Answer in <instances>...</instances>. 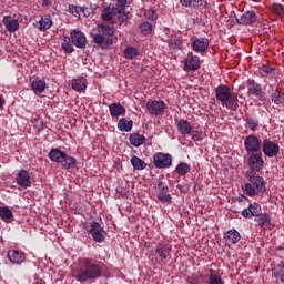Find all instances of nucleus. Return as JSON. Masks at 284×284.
<instances>
[{
	"mask_svg": "<svg viewBox=\"0 0 284 284\" xmlns=\"http://www.w3.org/2000/svg\"><path fill=\"white\" fill-rule=\"evenodd\" d=\"M215 99L226 105L229 110H236L239 108V97L235 93H232L230 87L225 84H220L215 88Z\"/></svg>",
	"mask_w": 284,
	"mask_h": 284,
	"instance_id": "1",
	"label": "nucleus"
},
{
	"mask_svg": "<svg viewBox=\"0 0 284 284\" xmlns=\"http://www.w3.org/2000/svg\"><path fill=\"white\" fill-rule=\"evenodd\" d=\"M114 36V28L108 24H99L98 32L93 33V41L100 45V48H110L114 43L112 37Z\"/></svg>",
	"mask_w": 284,
	"mask_h": 284,
	"instance_id": "2",
	"label": "nucleus"
},
{
	"mask_svg": "<svg viewBox=\"0 0 284 284\" xmlns=\"http://www.w3.org/2000/svg\"><path fill=\"white\" fill-rule=\"evenodd\" d=\"M102 270L99 264L92 263L90 260H84V268H81L75 275L77 281L85 283V281L101 278Z\"/></svg>",
	"mask_w": 284,
	"mask_h": 284,
	"instance_id": "3",
	"label": "nucleus"
},
{
	"mask_svg": "<svg viewBox=\"0 0 284 284\" xmlns=\"http://www.w3.org/2000/svg\"><path fill=\"white\" fill-rule=\"evenodd\" d=\"M49 159L54 161V163H61L62 170H70L77 166V160L74 156L68 155L64 151L59 149H52L49 152Z\"/></svg>",
	"mask_w": 284,
	"mask_h": 284,
	"instance_id": "4",
	"label": "nucleus"
},
{
	"mask_svg": "<svg viewBox=\"0 0 284 284\" xmlns=\"http://www.w3.org/2000/svg\"><path fill=\"white\" fill-rule=\"evenodd\" d=\"M172 252V245L166 243H159L155 247V261L158 263L168 264V258H170Z\"/></svg>",
	"mask_w": 284,
	"mask_h": 284,
	"instance_id": "5",
	"label": "nucleus"
},
{
	"mask_svg": "<svg viewBox=\"0 0 284 284\" xmlns=\"http://www.w3.org/2000/svg\"><path fill=\"white\" fill-rule=\"evenodd\" d=\"M155 190L158 192V201H160V203H163V205H170L172 203V195L169 193L170 186H168V183L160 181L155 186Z\"/></svg>",
	"mask_w": 284,
	"mask_h": 284,
	"instance_id": "6",
	"label": "nucleus"
},
{
	"mask_svg": "<svg viewBox=\"0 0 284 284\" xmlns=\"http://www.w3.org/2000/svg\"><path fill=\"white\" fill-rule=\"evenodd\" d=\"M89 234H91L95 243H103L105 241V236H108V233L101 227V224L99 222L91 223Z\"/></svg>",
	"mask_w": 284,
	"mask_h": 284,
	"instance_id": "7",
	"label": "nucleus"
},
{
	"mask_svg": "<svg viewBox=\"0 0 284 284\" xmlns=\"http://www.w3.org/2000/svg\"><path fill=\"white\" fill-rule=\"evenodd\" d=\"M265 161H263V153H253L248 156V172H261Z\"/></svg>",
	"mask_w": 284,
	"mask_h": 284,
	"instance_id": "8",
	"label": "nucleus"
},
{
	"mask_svg": "<svg viewBox=\"0 0 284 284\" xmlns=\"http://www.w3.org/2000/svg\"><path fill=\"white\" fill-rule=\"evenodd\" d=\"M256 21H258V16L252 10L245 11L240 17H236V23L239 26H254Z\"/></svg>",
	"mask_w": 284,
	"mask_h": 284,
	"instance_id": "9",
	"label": "nucleus"
},
{
	"mask_svg": "<svg viewBox=\"0 0 284 284\" xmlns=\"http://www.w3.org/2000/svg\"><path fill=\"white\" fill-rule=\"evenodd\" d=\"M153 163L155 165V168L159 169H165V168H170V165H172V155L168 154V153H155L153 156Z\"/></svg>",
	"mask_w": 284,
	"mask_h": 284,
	"instance_id": "10",
	"label": "nucleus"
},
{
	"mask_svg": "<svg viewBox=\"0 0 284 284\" xmlns=\"http://www.w3.org/2000/svg\"><path fill=\"white\" fill-rule=\"evenodd\" d=\"M201 68V58L194 55V53L189 52L184 59V70L194 72Z\"/></svg>",
	"mask_w": 284,
	"mask_h": 284,
	"instance_id": "11",
	"label": "nucleus"
},
{
	"mask_svg": "<svg viewBox=\"0 0 284 284\" xmlns=\"http://www.w3.org/2000/svg\"><path fill=\"white\" fill-rule=\"evenodd\" d=\"M146 110L153 116H161L165 110V102L152 100L146 102Z\"/></svg>",
	"mask_w": 284,
	"mask_h": 284,
	"instance_id": "12",
	"label": "nucleus"
},
{
	"mask_svg": "<svg viewBox=\"0 0 284 284\" xmlns=\"http://www.w3.org/2000/svg\"><path fill=\"white\" fill-rule=\"evenodd\" d=\"M244 148L247 154H254L258 152V150H261V140H258V138H256V135L254 134L248 135L244 140Z\"/></svg>",
	"mask_w": 284,
	"mask_h": 284,
	"instance_id": "13",
	"label": "nucleus"
},
{
	"mask_svg": "<svg viewBox=\"0 0 284 284\" xmlns=\"http://www.w3.org/2000/svg\"><path fill=\"white\" fill-rule=\"evenodd\" d=\"M246 178L250 181V185L257 189L260 192H265V181L260 175H256V172L247 171Z\"/></svg>",
	"mask_w": 284,
	"mask_h": 284,
	"instance_id": "14",
	"label": "nucleus"
},
{
	"mask_svg": "<svg viewBox=\"0 0 284 284\" xmlns=\"http://www.w3.org/2000/svg\"><path fill=\"white\" fill-rule=\"evenodd\" d=\"M71 43L75 45V48H80L83 50L85 45L88 44V39L85 38V33L79 31V30H73L71 31Z\"/></svg>",
	"mask_w": 284,
	"mask_h": 284,
	"instance_id": "15",
	"label": "nucleus"
},
{
	"mask_svg": "<svg viewBox=\"0 0 284 284\" xmlns=\"http://www.w3.org/2000/svg\"><path fill=\"white\" fill-rule=\"evenodd\" d=\"M7 258L13 265H22L23 263H26V253L19 250H10L7 253Z\"/></svg>",
	"mask_w": 284,
	"mask_h": 284,
	"instance_id": "16",
	"label": "nucleus"
},
{
	"mask_svg": "<svg viewBox=\"0 0 284 284\" xmlns=\"http://www.w3.org/2000/svg\"><path fill=\"white\" fill-rule=\"evenodd\" d=\"M262 150L265 156H268V159H272L273 156H276V154H278L280 148H278V144H276L275 142H272L270 140H264Z\"/></svg>",
	"mask_w": 284,
	"mask_h": 284,
	"instance_id": "17",
	"label": "nucleus"
},
{
	"mask_svg": "<svg viewBox=\"0 0 284 284\" xmlns=\"http://www.w3.org/2000/svg\"><path fill=\"white\" fill-rule=\"evenodd\" d=\"M16 183L20 186V187H32V182L30 181V173H28L27 170H20L17 173L16 176Z\"/></svg>",
	"mask_w": 284,
	"mask_h": 284,
	"instance_id": "18",
	"label": "nucleus"
},
{
	"mask_svg": "<svg viewBox=\"0 0 284 284\" xmlns=\"http://www.w3.org/2000/svg\"><path fill=\"white\" fill-rule=\"evenodd\" d=\"M194 52L203 54L210 48V40L207 38H196L192 42Z\"/></svg>",
	"mask_w": 284,
	"mask_h": 284,
	"instance_id": "19",
	"label": "nucleus"
},
{
	"mask_svg": "<svg viewBox=\"0 0 284 284\" xmlns=\"http://www.w3.org/2000/svg\"><path fill=\"white\" fill-rule=\"evenodd\" d=\"M33 26L40 32H45V30H50L52 28V17L48 14L42 16L41 19L37 21Z\"/></svg>",
	"mask_w": 284,
	"mask_h": 284,
	"instance_id": "20",
	"label": "nucleus"
},
{
	"mask_svg": "<svg viewBox=\"0 0 284 284\" xmlns=\"http://www.w3.org/2000/svg\"><path fill=\"white\" fill-rule=\"evenodd\" d=\"M224 241L229 247H232L241 241V233L236 230H230L224 234Z\"/></svg>",
	"mask_w": 284,
	"mask_h": 284,
	"instance_id": "21",
	"label": "nucleus"
},
{
	"mask_svg": "<svg viewBox=\"0 0 284 284\" xmlns=\"http://www.w3.org/2000/svg\"><path fill=\"white\" fill-rule=\"evenodd\" d=\"M242 216H244V219H252V216H261V205L256 203H251L248 207L242 211Z\"/></svg>",
	"mask_w": 284,
	"mask_h": 284,
	"instance_id": "22",
	"label": "nucleus"
},
{
	"mask_svg": "<svg viewBox=\"0 0 284 284\" xmlns=\"http://www.w3.org/2000/svg\"><path fill=\"white\" fill-rule=\"evenodd\" d=\"M2 23L8 32H17V30H19V20L10 16H6L2 19Z\"/></svg>",
	"mask_w": 284,
	"mask_h": 284,
	"instance_id": "23",
	"label": "nucleus"
},
{
	"mask_svg": "<svg viewBox=\"0 0 284 284\" xmlns=\"http://www.w3.org/2000/svg\"><path fill=\"white\" fill-rule=\"evenodd\" d=\"M110 114L113 119H119L125 114V106L121 103L113 102L109 105Z\"/></svg>",
	"mask_w": 284,
	"mask_h": 284,
	"instance_id": "24",
	"label": "nucleus"
},
{
	"mask_svg": "<svg viewBox=\"0 0 284 284\" xmlns=\"http://www.w3.org/2000/svg\"><path fill=\"white\" fill-rule=\"evenodd\" d=\"M116 14H119V12L116 11V9H114V7L112 8H105L102 10V19L103 21H110L111 23H116Z\"/></svg>",
	"mask_w": 284,
	"mask_h": 284,
	"instance_id": "25",
	"label": "nucleus"
},
{
	"mask_svg": "<svg viewBox=\"0 0 284 284\" xmlns=\"http://www.w3.org/2000/svg\"><path fill=\"white\" fill-rule=\"evenodd\" d=\"M247 90L248 94H253V97H261V94H263V88H261V84L256 83V81L252 79L247 80Z\"/></svg>",
	"mask_w": 284,
	"mask_h": 284,
	"instance_id": "26",
	"label": "nucleus"
},
{
	"mask_svg": "<svg viewBox=\"0 0 284 284\" xmlns=\"http://www.w3.org/2000/svg\"><path fill=\"white\" fill-rule=\"evenodd\" d=\"M129 141L133 148H141L146 141L145 135L140 133H131L129 136Z\"/></svg>",
	"mask_w": 284,
	"mask_h": 284,
	"instance_id": "27",
	"label": "nucleus"
},
{
	"mask_svg": "<svg viewBox=\"0 0 284 284\" xmlns=\"http://www.w3.org/2000/svg\"><path fill=\"white\" fill-rule=\"evenodd\" d=\"M71 88L75 92H83L85 91V88H88V80H85L83 77L77 78L72 81Z\"/></svg>",
	"mask_w": 284,
	"mask_h": 284,
	"instance_id": "28",
	"label": "nucleus"
},
{
	"mask_svg": "<svg viewBox=\"0 0 284 284\" xmlns=\"http://www.w3.org/2000/svg\"><path fill=\"white\" fill-rule=\"evenodd\" d=\"M178 131L184 136L192 134V124L187 120H181L176 124Z\"/></svg>",
	"mask_w": 284,
	"mask_h": 284,
	"instance_id": "29",
	"label": "nucleus"
},
{
	"mask_svg": "<svg viewBox=\"0 0 284 284\" xmlns=\"http://www.w3.org/2000/svg\"><path fill=\"white\" fill-rule=\"evenodd\" d=\"M61 47L65 54H72L74 52V44L72 43V38L70 39V37L68 36L62 37Z\"/></svg>",
	"mask_w": 284,
	"mask_h": 284,
	"instance_id": "30",
	"label": "nucleus"
},
{
	"mask_svg": "<svg viewBox=\"0 0 284 284\" xmlns=\"http://www.w3.org/2000/svg\"><path fill=\"white\" fill-rule=\"evenodd\" d=\"M133 126L134 122L125 118L120 119L118 122V130H120V132H132Z\"/></svg>",
	"mask_w": 284,
	"mask_h": 284,
	"instance_id": "31",
	"label": "nucleus"
},
{
	"mask_svg": "<svg viewBox=\"0 0 284 284\" xmlns=\"http://www.w3.org/2000/svg\"><path fill=\"white\" fill-rule=\"evenodd\" d=\"M123 57L124 59H136L139 57V49L132 45H126L125 49L123 50Z\"/></svg>",
	"mask_w": 284,
	"mask_h": 284,
	"instance_id": "32",
	"label": "nucleus"
},
{
	"mask_svg": "<svg viewBox=\"0 0 284 284\" xmlns=\"http://www.w3.org/2000/svg\"><path fill=\"white\" fill-rule=\"evenodd\" d=\"M131 165L133 166L134 170H145V168H148V164L145 163V161H143L141 158L133 155L131 158Z\"/></svg>",
	"mask_w": 284,
	"mask_h": 284,
	"instance_id": "33",
	"label": "nucleus"
},
{
	"mask_svg": "<svg viewBox=\"0 0 284 284\" xmlns=\"http://www.w3.org/2000/svg\"><path fill=\"white\" fill-rule=\"evenodd\" d=\"M45 81L43 80H36L31 83V89L34 94H41L45 90Z\"/></svg>",
	"mask_w": 284,
	"mask_h": 284,
	"instance_id": "34",
	"label": "nucleus"
},
{
	"mask_svg": "<svg viewBox=\"0 0 284 284\" xmlns=\"http://www.w3.org/2000/svg\"><path fill=\"white\" fill-rule=\"evenodd\" d=\"M210 272L206 284H225L221 275L216 274L214 270L211 268Z\"/></svg>",
	"mask_w": 284,
	"mask_h": 284,
	"instance_id": "35",
	"label": "nucleus"
},
{
	"mask_svg": "<svg viewBox=\"0 0 284 284\" xmlns=\"http://www.w3.org/2000/svg\"><path fill=\"white\" fill-rule=\"evenodd\" d=\"M255 221L260 227H270V224L272 223V219H270V215L267 214H260V217H257Z\"/></svg>",
	"mask_w": 284,
	"mask_h": 284,
	"instance_id": "36",
	"label": "nucleus"
},
{
	"mask_svg": "<svg viewBox=\"0 0 284 284\" xmlns=\"http://www.w3.org/2000/svg\"><path fill=\"white\" fill-rule=\"evenodd\" d=\"M0 216L3 221H10L12 219V210L8 206H0Z\"/></svg>",
	"mask_w": 284,
	"mask_h": 284,
	"instance_id": "37",
	"label": "nucleus"
},
{
	"mask_svg": "<svg viewBox=\"0 0 284 284\" xmlns=\"http://www.w3.org/2000/svg\"><path fill=\"white\" fill-rule=\"evenodd\" d=\"M125 6H128V0H116L113 9L118 11V14H123L125 12Z\"/></svg>",
	"mask_w": 284,
	"mask_h": 284,
	"instance_id": "38",
	"label": "nucleus"
},
{
	"mask_svg": "<svg viewBox=\"0 0 284 284\" xmlns=\"http://www.w3.org/2000/svg\"><path fill=\"white\" fill-rule=\"evenodd\" d=\"M271 101L275 105H281L283 103V97H281V91L276 89L272 94H271Z\"/></svg>",
	"mask_w": 284,
	"mask_h": 284,
	"instance_id": "39",
	"label": "nucleus"
},
{
	"mask_svg": "<svg viewBox=\"0 0 284 284\" xmlns=\"http://www.w3.org/2000/svg\"><path fill=\"white\" fill-rule=\"evenodd\" d=\"M175 170L179 176H185L190 172V165L187 163H180Z\"/></svg>",
	"mask_w": 284,
	"mask_h": 284,
	"instance_id": "40",
	"label": "nucleus"
},
{
	"mask_svg": "<svg viewBox=\"0 0 284 284\" xmlns=\"http://www.w3.org/2000/svg\"><path fill=\"white\" fill-rule=\"evenodd\" d=\"M244 192L247 194V196H256L261 191L258 189H255L252 184H245L244 185Z\"/></svg>",
	"mask_w": 284,
	"mask_h": 284,
	"instance_id": "41",
	"label": "nucleus"
},
{
	"mask_svg": "<svg viewBox=\"0 0 284 284\" xmlns=\"http://www.w3.org/2000/svg\"><path fill=\"white\" fill-rule=\"evenodd\" d=\"M271 12L277 17H281V14H284V6L281 3H273L271 6Z\"/></svg>",
	"mask_w": 284,
	"mask_h": 284,
	"instance_id": "42",
	"label": "nucleus"
},
{
	"mask_svg": "<svg viewBox=\"0 0 284 284\" xmlns=\"http://www.w3.org/2000/svg\"><path fill=\"white\" fill-rule=\"evenodd\" d=\"M144 17H146L149 21H156L159 19V16L154 9L144 10Z\"/></svg>",
	"mask_w": 284,
	"mask_h": 284,
	"instance_id": "43",
	"label": "nucleus"
},
{
	"mask_svg": "<svg viewBox=\"0 0 284 284\" xmlns=\"http://www.w3.org/2000/svg\"><path fill=\"white\" fill-rule=\"evenodd\" d=\"M140 30L143 34H150L152 32V23L150 22H142L140 24Z\"/></svg>",
	"mask_w": 284,
	"mask_h": 284,
	"instance_id": "44",
	"label": "nucleus"
},
{
	"mask_svg": "<svg viewBox=\"0 0 284 284\" xmlns=\"http://www.w3.org/2000/svg\"><path fill=\"white\" fill-rule=\"evenodd\" d=\"M207 6V2L205 0H192L191 8H205Z\"/></svg>",
	"mask_w": 284,
	"mask_h": 284,
	"instance_id": "45",
	"label": "nucleus"
},
{
	"mask_svg": "<svg viewBox=\"0 0 284 284\" xmlns=\"http://www.w3.org/2000/svg\"><path fill=\"white\" fill-rule=\"evenodd\" d=\"M246 123L250 130H252L253 132H255V130L258 128V122H256L254 119H247Z\"/></svg>",
	"mask_w": 284,
	"mask_h": 284,
	"instance_id": "46",
	"label": "nucleus"
},
{
	"mask_svg": "<svg viewBox=\"0 0 284 284\" xmlns=\"http://www.w3.org/2000/svg\"><path fill=\"white\" fill-rule=\"evenodd\" d=\"M116 21L118 23L123 24V23H128V21H130V17L128 16V13H124L122 16H118L116 17Z\"/></svg>",
	"mask_w": 284,
	"mask_h": 284,
	"instance_id": "47",
	"label": "nucleus"
},
{
	"mask_svg": "<svg viewBox=\"0 0 284 284\" xmlns=\"http://www.w3.org/2000/svg\"><path fill=\"white\" fill-rule=\"evenodd\" d=\"M192 136L193 141H203V136L201 135V132L199 131H191L189 134Z\"/></svg>",
	"mask_w": 284,
	"mask_h": 284,
	"instance_id": "48",
	"label": "nucleus"
},
{
	"mask_svg": "<svg viewBox=\"0 0 284 284\" xmlns=\"http://www.w3.org/2000/svg\"><path fill=\"white\" fill-rule=\"evenodd\" d=\"M116 193L122 196V199H128V190L125 187L119 186Z\"/></svg>",
	"mask_w": 284,
	"mask_h": 284,
	"instance_id": "49",
	"label": "nucleus"
},
{
	"mask_svg": "<svg viewBox=\"0 0 284 284\" xmlns=\"http://www.w3.org/2000/svg\"><path fill=\"white\" fill-rule=\"evenodd\" d=\"M273 278H280L281 283H284V273L282 272H272Z\"/></svg>",
	"mask_w": 284,
	"mask_h": 284,
	"instance_id": "50",
	"label": "nucleus"
},
{
	"mask_svg": "<svg viewBox=\"0 0 284 284\" xmlns=\"http://www.w3.org/2000/svg\"><path fill=\"white\" fill-rule=\"evenodd\" d=\"M69 12L70 14H73V17H79V9L74 6H69Z\"/></svg>",
	"mask_w": 284,
	"mask_h": 284,
	"instance_id": "51",
	"label": "nucleus"
},
{
	"mask_svg": "<svg viewBox=\"0 0 284 284\" xmlns=\"http://www.w3.org/2000/svg\"><path fill=\"white\" fill-rule=\"evenodd\" d=\"M183 8H192V0H180Z\"/></svg>",
	"mask_w": 284,
	"mask_h": 284,
	"instance_id": "52",
	"label": "nucleus"
},
{
	"mask_svg": "<svg viewBox=\"0 0 284 284\" xmlns=\"http://www.w3.org/2000/svg\"><path fill=\"white\" fill-rule=\"evenodd\" d=\"M278 270L274 268L272 272H281L284 274V262L277 265Z\"/></svg>",
	"mask_w": 284,
	"mask_h": 284,
	"instance_id": "53",
	"label": "nucleus"
},
{
	"mask_svg": "<svg viewBox=\"0 0 284 284\" xmlns=\"http://www.w3.org/2000/svg\"><path fill=\"white\" fill-rule=\"evenodd\" d=\"M263 72H266L267 74H270V72H272V68L263 67Z\"/></svg>",
	"mask_w": 284,
	"mask_h": 284,
	"instance_id": "54",
	"label": "nucleus"
},
{
	"mask_svg": "<svg viewBox=\"0 0 284 284\" xmlns=\"http://www.w3.org/2000/svg\"><path fill=\"white\" fill-rule=\"evenodd\" d=\"M3 105H6V100L0 95V109L3 108Z\"/></svg>",
	"mask_w": 284,
	"mask_h": 284,
	"instance_id": "55",
	"label": "nucleus"
}]
</instances>
